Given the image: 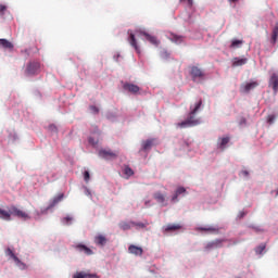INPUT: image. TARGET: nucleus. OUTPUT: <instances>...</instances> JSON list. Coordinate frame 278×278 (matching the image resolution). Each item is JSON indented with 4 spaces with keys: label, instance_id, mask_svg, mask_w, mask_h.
<instances>
[{
    "label": "nucleus",
    "instance_id": "9",
    "mask_svg": "<svg viewBox=\"0 0 278 278\" xmlns=\"http://www.w3.org/2000/svg\"><path fill=\"white\" fill-rule=\"evenodd\" d=\"M139 34L141 36H144L150 45H153L154 47H159L160 40L157 39V37L149 35V33H144V31H139Z\"/></svg>",
    "mask_w": 278,
    "mask_h": 278
},
{
    "label": "nucleus",
    "instance_id": "19",
    "mask_svg": "<svg viewBox=\"0 0 278 278\" xmlns=\"http://www.w3.org/2000/svg\"><path fill=\"white\" fill-rule=\"evenodd\" d=\"M128 252L131 253V255H142V253H144L142 248L134 245V244L129 245Z\"/></svg>",
    "mask_w": 278,
    "mask_h": 278
},
{
    "label": "nucleus",
    "instance_id": "34",
    "mask_svg": "<svg viewBox=\"0 0 278 278\" xmlns=\"http://www.w3.org/2000/svg\"><path fill=\"white\" fill-rule=\"evenodd\" d=\"M88 142L89 144H92V147H97V144H99V140H96L92 137H89Z\"/></svg>",
    "mask_w": 278,
    "mask_h": 278
},
{
    "label": "nucleus",
    "instance_id": "2",
    "mask_svg": "<svg viewBox=\"0 0 278 278\" xmlns=\"http://www.w3.org/2000/svg\"><path fill=\"white\" fill-rule=\"evenodd\" d=\"M11 216H15L16 218H21V220H29L31 218L27 214V212L16 207L15 205L11 206Z\"/></svg>",
    "mask_w": 278,
    "mask_h": 278
},
{
    "label": "nucleus",
    "instance_id": "44",
    "mask_svg": "<svg viewBox=\"0 0 278 278\" xmlns=\"http://www.w3.org/2000/svg\"><path fill=\"white\" fill-rule=\"evenodd\" d=\"M206 249H216V247L214 245V241L207 243Z\"/></svg>",
    "mask_w": 278,
    "mask_h": 278
},
{
    "label": "nucleus",
    "instance_id": "39",
    "mask_svg": "<svg viewBox=\"0 0 278 278\" xmlns=\"http://www.w3.org/2000/svg\"><path fill=\"white\" fill-rule=\"evenodd\" d=\"M176 193L178 194V197H179V194L186 193V188H184V187L177 188Z\"/></svg>",
    "mask_w": 278,
    "mask_h": 278
},
{
    "label": "nucleus",
    "instance_id": "3",
    "mask_svg": "<svg viewBox=\"0 0 278 278\" xmlns=\"http://www.w3.org/2000/svg\"><path fill=\"white\" fill-rule=\"evenodd\" d=\"M99 157H102V160H116L118 157V151H112L110 149H101L99 151Z\"/></svg>",
    "mask_w": 278,
    "mask_h": 278
},
{
    "label": "nucleus",
    "instance_id": "41",
    "mask_svg": "<svg viewBox=\"0 0 278 278\" xmlns=\"http://www.w3.org/2000/svg\"><path fill=\"white\" fill-rule=\"evenodd\" d=\"M179 199V194H177V192H175V194L172 197V203H177V201Z\"/></svg>",
    "mask_w": 278,
    "mask_h": 278
},
{
    "label": "nucleus",
    "instance_id": "4",
    "mask_svg": "<svg viewBox=\"0 0 278 278\" xmlns=\"http://www.w3.org/2000/svg\"><path fill=\"white\" fill-rule=\"evenodd\" d=\"M40 73V63L30 62L26 67V75H38Z\"/></svg>",
    "mask_w": 278,
    "mask_h": 278
},
{
    "label": "nucleus",
    "instance_id": "47",
    "mask_svg": "<svg viewBox=\"0 0 278 278\" xmlns=\"http://www.w3.org/2000/svg\"><path fill=\"white\" fill-rule=\"evenodd\" d=\"M229 1H231L232 3H236V1H238V0H229Z\"/></svg>",
    "mask_w": 278,
    "mask_h": 278
},
{
    "label": "nucleus",
    "instance_id": "6",
    "mask_svg": "<svg viewBox=\"0 0 278 278\" xmlns=\"http://www.w3.org/2000/svg\"><path fill=\"white\" fill-rule=\"evenodd\" d=\"M190 75L192 79H203L205 77V73L199 66H192Z\"/></svg>",
    "mask_w": 278,
    "mask_h": 278
},
{
    "label": "nucleus",
    "instance_id": "29",
    "mask_svg": "<svg viewBox=\"0 0 278 278\" xmlns=\"http://www.w3.org/2000/svg\"><path fill=\"white\" fill-rule=\"evenodd\" d=\"M198 231H208L210 233H214L215 231H218L215 227L208 226V227H199Z\"/></svg>",
    "mask_w": 278,
    "mask_h": 278
},
{
    "label": "nucleus",
    "instance_id": "33",
    "mask_svg": "<svg viewBox=\"0 0 278 278\" xmlns=\"http://www.w3.org/2000/svg\"><path fill=\"white\" fill-rule=\"evenodd\" d=\"M180 3H186L187 8H192L194 0H180Z\"/></svg>",
    "mask_w": 278,
    "mask_h": 278
},
{
    "label": "nucleus",
    "instance_id": "32",
    "mask_svg": "<svg viewBox=\"0 0 278 278\" xmlns=\"http://www.w3.org/2000/svg\"><path fill=\"white\" fill-rule=\"evenodd\" d=\"M223 242H225L224 239H216L213 241V244L215 245V249H220L223 247Z\"/></svg>",
    "mask_w": 278,
    "mask_h": 278
},
{
    "label": "nucleus",
    "instance_id": "28",
    "mask_svg": "<svg viewBox=\"0 0 278 278\" xmlns=\"http://www.w3.org/2000/svg\"><path fill=\"white\" fill-rule=\"evenodd\" d=\"M248 60L247 59H238L236 58L232 66H244V64H247Z\"/></svg>",
    "mask_w": 278,
    "mask_h": 278
},
{
    "label": "nucleus",
    "instance_id": "21",
    "mask_svg": "<svg viewBox=\"0 0 278 278\" xmlns=\"http://www.w3.org/2000/svg\"><path fill=\"white\" fill-rule=\"evenodd\" d=\"M118 227L122 229V231H129V229L134 227V224H131V222H121Z\"/></svg>",
    "mask_w": 278,
    "mask_h": 278
},
{
    "label": "nucleus",
    "instance_id": "35",
    "mask_svg": "<svg viewBox=\"0 0 278 278\" xmlns=\"http://www.w3.org/2000/svg\"><path fill=\"white\" fill-rule=\"evenodd\" d=\"M124 173L125 175H128V177H131V175H134V169H131V167H125Z\"/></svg>",
    "mask_w": 278,
    "mask_h": 278
},
{
    "label": "nucleus",
    "instance_id": "8",
    "mask_svg": "<svg viewBox=\"0 0 278 278\" xmlns=\"http://www.w3.org/2000/svg\"><path fill=\"white\" fill-rule=\"evenodd\" d=\"M74 249L76 251H78L79 253H84L85 255H93L94 254V252L90 248H88L87 245L81 244V243L74 245Z\"/></svg>",
    "mask_w": 278,
    "mask_h": 278
},
{
    "label": "nucleus",
    "instance_id": "31",
    "mask_svg": "<svg viewBox=\"0 0 278 278\" xmlns=\"http://www.w3.org/2000/svg\"><path fill=\"white\" fill-rule=\"evenodd\" d=\"M5 255L8 257H11V260H13V262H14V258L17 257L16 255H14V251H12V249H10V248H7Z\"/></svg>",
    "mask_w": 278,
    "mask_h": 278
},
{
    "label": "nucleus",
    "instance_id": "20",
    "mask_svg": "<svg viewBox=\"0 0 278 278\" xmlns=\"http://www.w3.org/2000/svg\"><path fill=\"white\" fill-rule=\"evenodd\" d=\"M0 47L2 49H9L10 51H12V49H14V43H12V41L8 39H0Z\"/></svg>",
    "mask_w": 278,
    "mask_h": 278
},
{
    "label": "nucleus",
    "instance_id": "24",
    "mask_svg": "<svg viewBox=\"0 0 278 278\" xmlns=\"http://www.w3.org/2000/svg\"><path fill=\"white\" fill-rule=\"evenodd\" d=\"M153 147V139H148L142 142V151H149Z\"/></svg>",
    "mask_w": 278,
    "mask_h": 278
},
{
    "label": "nucleus",
    "instance_id": "38",
    "mask_svg": "<svg viewBox=\"0 0 278 278\" xmlns=\"http://www.w3.org/2000/svg\"><path fill=\"white\" fill-rule=\"evenodd\" d=\"M72 220H73V217L67 216V217L63 218L62 223H63L64 225H71V222H72Z\"/></svg>",
    "mask_w": 278,
    "mask_h": 278
},
{
    "label": "nucleus",
    "instance_id": "15",
    "mask_svg": "<svg viewBox=\"0 0 278 278\" xmlns=\"http://www.w3.org/2000/svg\"><path fill=\"white\" fill-rule=\"evenodd\" d=\"M181 229V225L179 224H168L164 227V233H170V231H179Z\"/></svg>",
    "mask_w": 278,
    "mask_h": 278
},
{
    "label": "nucleus",
    "instance_id": "7",
    "mask_svg": "<svg viewBox=\"0 0 278 278\" xmlns=\"http://www.w3.org/2000/svg\"><path fill=\"white\" fill-rule=\"evenodd\" d=\"M153 199H155L156 203L162 205V207H166V205H168V203L166 202V194H164L160 191H157L153 194Z\"/></svg>",
    "mask_w": 278,
    "mask_h": 278
},
{
    "label": "nucleus",
    "instance_id": "18",
    "mask_svg": "<svg viewBox=\"0 0 278 278\" xmlns=\"http://www.w3.org/2000/svg\"><path fill=\"white\" fill-rule=\"evenodd\" d=\"M0 218L2 220H12V212L11 208L9 211H5L3 208H0Z\"/></svg>",
    "mask_w": 278,
    "mask_h": 278
},
{
    "label": "nucleus",
    "instance_id": "1",
    "mask_svg": "<svg viewBox=\"0 0 278 278\" xmlns=\"http://www.w3.org/2000/svg\"><path fill=\"white\" fill-rule=\"evenodd\" d=\"M203 105V100H198L194 104L190 105V112L186 121L178 123L177 127L181 129H186V127H197V125H201V119L197 118V114L201 106Z\"/></svg>",
    "mask_w": 278,
    "mask_h": 278
},
{
    "label": "nucleus",
    "instance_id": "16",
    "mask_svg": "<svg viewBox=\"0 0 278 278\" xmlns=\"http://www.w3.org/2000/svg\"><path fill=\"white\" fill-rule=\"evenodd\" d=\"M229 140H231L229 137L219 138L217 143L218 149H220V151H225V149H227V144H229Z\"/></svg>",
    "mask_w": 278,
    "mask_h": 278
},
{
    "label": "nucleus",
    "instance_id": "11",
    "mask_svg": "<svg viewBox=\"0 0 278 278\" xmlns=\"http://www.w3.org/2000/svg\"><path fill=\"white\" fill-rule=\"evenodd\" d=\"M124 90H127L128 92H131L132 94H138L140 92V87H138L135 84L126 83L123 86Z\"/></svg>",
    "mask_w": 278,
    "mask_h": 278
},
{
    "label": "nucleus",
    "instance_id": "25",
    "mask_svg": "<svg viewBox=\"0 0 278 278\" xmlns=\"http://www.w3.org/2000/svg\"><path fill=\"white\" fill-rule=\"evenodd\" d=\"M13 262H15L16 266H17L21 270H26L27 265H26L25 263H23L18 256L15 257Z\"/></svg>",
    "mask_w": 278,
    "mask_h": 278
},
{
    "label": "nucleus",
    "instance_id": "5",
    "mask_svg": "<svg viewBox=\"0 0 278 278\" xmlns=\"http://www.w3.org/2000/svg\"><path fill=\"white\" fill-rule=\"evenodd\" d=\"M258 86H260V83H257V81L242 84L240 86V92L249 93V92H251V90H254V88H257Z\"/></svg>",
    "mask_w": 278,
    "mask_h": 278
},
{
    "label": "nucleus",
    "instance_id": "12",
    "mask_svg": "<svg viewBox=\"0 0 278 278\" xmlns=\"http://www.w3.org/2000/svg\"><path fill=\"white\" fill-rule=\"evenodd\" d=\"M128 42L137 53H140V47H138V40H136V35H134V33L129 34Z\"/></svg>",
    "mask_w": 278,
    "mask_h": 278
},
{
    "label": "nucleus",
    "instance_id": "37",
    "mask_svg": "<svg viewBox=\"0 0 278 278\" xmlns=\"http://www.w3.org/2000/svg\"><path fill=\"white\" fill-rule=\"evenodd\" d=\"M84 180L86 181V184H88V181H90V172L86 170L84 173Z\"/></svg>",
    "mask_w": 278,
    "mask_h": 278
},
{
    "label": "nucleus",
    "instance_id": "46",
    "mask_svg": "<svg viewBox=\"0 0 278 278\" xmlns=\"http://www.w3.org/2000/svg\"><path fill=\"white\" fill-rule=\"evenodd\" d=\"M50 129H52V131H58V128L53 125L50 126Z\"/></svg>",
    "mask_w": 278,
    "mask_h": 278
},
{
    "label": "nucleus",
    "instance_id": "23",
    "mask_svg": "<svg viewBox=\"0 0 278 278\" xmlns=\"http://www.w3.org/2000/svg\"><path fill=\"white\" fill-rule=\"evenodd\" d=\"M244 45L243 40L240 39H233L230 45V49H239V47H242Z\"/></svg>",
    "mask_w": 278,
    "mask_h": 278
},
{
    "label": "nucleus",
    "instance_id": "30",
    "mask_svg": "<svg viewBox=\"0 0 278 278\" xmlns=\"http://www.w3.org/2000/svg\"><path fill=\"white\" fill-rule=\"evenodd\" d=\"M266 251V243H261L258 247L255 248L256 255H262Z\"/></svg>",
    "mask_w": 278,
    "mask_h": 278
},
{
    "label": "nucleus",
    "instance_id": "45",
    "mask_svg": "<svg viewBox=\"0 0 278 278\" xmlns=\"http://www.w3.org/2000/svg\"><path fill=\"white\" fill-rule=\"evenodd\" d=\"M241 173H242V175H243L244 177H249V172L242 170Z\"/></svg>",
    "mask_w": 278,
    "mask_h": 278
},
{
    "label": "nucleus",
    "instance_id": "17",
    "mask_svg": "<svg viewBox=\"0 0 278 278\" xmlns=\"http://www.w3.org/2000/svg\"><path fill=\"white\" fill-rule=\"evenodd\" d=\"M106 243L108 239L105 238V236L98 235L94 237V244H97L98 247H105Z\"/></svg>",
    "mask_w": 278,
    "mask_h": 278
},
{
    "label": "nucleus",
    "instance_id": "27",
    "mask_svg": "<svg viewBox=\"0 0 278 278\" xmlns=\"http://www.w3.org/2000/svg\"><path fill=\"white\" fill-rule=\"evenodd\" d=\"M131 225H132V227H136L137 229H144V228L148 227L149 222H146V223H141V222H139V223L131 222Z\"/></svg>",
    "mask_w": 278,
    "mask_h": 278
},
{
    "label": "nucleus",
    "instance_id": "43",
    "mask_svg": "<svg viewBox=\"0 0 278 278\" xmlns=\"http://www.w3.org/2000/svg\"><path fill=\"white\" fill-rule=\"evenodd\" d=\"M247 216V213L244 211H240L238 214V218H244Z\"/></svg>",
    "mask_w": 278,
    "mask_h": 278
},
{
    "label": "nucleus",
    "instance_id": "22",
    "mask_svg": "<svg viewBox=\"0 0 278 278\" xmlns=\"http://www.w3.org/2000/svg\"><path fill=\"white\" fill-rule=\"evenodd\" d=\"M278 40V23H276L275 27L273 28L271 31V43L276 45Z\"/></svg>",
    "mask_w": 278,
    "mask_h": 278
},
{
    "label": "nucleus",
    "instance_id": "26",
    "mask_svg": "<svg viewBox=\"0 0 278 278\" xmlns=\"http://www.w3.org/2000/svg\"><path fill=\"white\" fill-rule=\"evenodd\" d=\"M63 199H64V194H60L55 197L52 203L49 205V210H51V207H55V205H58V203H60V201H62Z\"/></svg>",
    "mask_w": 278,
    "mask_h": 278
},
{
    "label": "nucleus",
    "instance_id": "10",
    "mask_svg": "<svg viewBox=\"0 0 278 278\" xmlns=\"http://www.w3.org/2000/svg\"><path fill=\"white\" fill-rule=\"evenodd\" d=\"M168 40H170V42H175V45H181V42L186 40V37L177 35L175 33H169Z\"/></svg>",
    "mask_w": 278,
    "mask_h": 278
},
{
    "label": "nucleus",
    "instance_id": "36",
    "mask_svg": "<svg viewBox=\"0 0 278 278\" xmlns=\"http://www.w3.org/2000/svg\"><path fill=\"white\" fill-rule=\"evenodd\" d=\"M7 10H8V7H5L4 4H0V16H3Z\"/></svg>",
    "mask_w": 278,
    "mask_h": 278
},
{
    "label": "nucleus",
    "instance_id": "40",
    "mask_svg": "<svg viewBox=\"0 0 278 278\" xmlns=\"http://www.w3.org/2000/svg\"><path fill=\"white\" fill-rule=\"evenodd\" d=\"M267 122L269 125H273L275 123V115H268Z\"/></svg>",
    "mask_w": 278,
    "mask_h": 278
},
{
    "label": "nucleus",
    "instance_id": "14",
    "mask_svg": "<svg viewBox=\"0 0 278 278\" xmlns=\"http://www.w3.org/2000/svg\"><path fill=\"white\" fill-rule=\"evenodd\" d=\"M72 278H99L97 274H90L88 271H77Z\"/></svg>",
    "mask_w": 278,
    "mask_h": 278
},
{
    "label": "nucleus",
    "instance_id": "13",
    "mask_svg": "<svg viewBox=\"0 0 278 278\" xmlns=\"http://www.w3.org/2000/svg\"><path fill=\"white\" fill-rule=\"evenodd\" d=\"M269 86H271L275 93L278 91V75L277 73L271 74L269 78Z\"/></svg>",
    "mask_w": 278,
    "mask_h": 278
},
{
    "label": "nucleus",
    "instance_id": "42",
    "mask_svg": "<svg viewBox=\"0 0 278 278\" xmlns=\"http://www.w3.org/2000/svg\"><path fill=\"white\" fill-rule=\"evenodd\" d=\"M90 110H91V112H93V114H99V108L91 105Z\"/></svg>",
    "mask_w": 278,
    "mask_h": 278
}]
</instances>
